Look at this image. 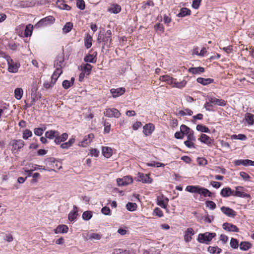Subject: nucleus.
Listing matches in <instances>:
<instances>
[{"label": "nucleus", "mask_w": 254, "mask_h": 254, "mask_svg": "<svg viewBox=\"0 0 254 254\" xmlns=\"http://www.w3.org/2000/svg\"><path fill=\"white\" fill-rule=\"evenodd\" d=\"M112 31L111 30H108L106 32H104L100 31L97 37V42L98 43H102V49L105 47L109 48L112 43Z\"/></svg>", "instance_id": "f257e3e1"}, {"label": "nucleus", "mask_w": 254, "mask_h": 254, "mask_svg": "<svg viewBox=\"0 0 254 254\" xmlns=\"http://www.w3.org/2000/svg\"><path fill=\"white\" fill-rule=\"evenodd\" d=\"M216 236V233L211 232H205L198 235L197 241L200 243L209 244L213 238Z\"/></svg>", "instance_id": "f03ea898"}, {"label": "nucleus", "mask_w": 254, "mask_h": 254, "mask_svg": "<svg viewBox=\"0 0 254 254\" xmlns=\"http://www.w3.org/2000/svg\"><path fill=\"white\" fill-rule=\"evenodd\" d=\"M33 26L32 24H28L25 27L24 25H21L19 28H16V31L19 35L23 36L25 37L30 36L33 32Z\"/></svg>", "instance_id": "7ed1b4c3"}, {"label": "nucleus", "mask_w": 254, "mask_h": 254, "mask_svg": "<svg viewBox=\"0 0 254 254\" xmlns=\"http://www.w3.org/2000/svg\"><path fill=\"white\" fill-rule=\"evenodd\" d=\"M55 21L54 16L49 15L40 20L35 25L36 28L47 26L53 24Z\"/></svg>", "instance_id": "20e7f679"}, {"label": "nucleus", "mask_w": 254, "mask_h": 254, "mask_svg": "<svg viewBox=\"0 0 254 254\" xmlns=\"http://www.w3.org/2000/svg\"><path fill=\"white\" fill-rule=\"evenodd\" d=\"M9 145L12 146V153L16 154L20 149L23 147L24 141L22 139H13L10 142Z\"/></svg>", "instance_id": "39448f33"}, {"label": "nucleus", "mask_w": 254, "mask_h": 254, "mask_svg": "<svg viewBox=\"0 0 254 254\" xmlns=\"http://www.w3.org/2000/svg\"><path fill=\"white\" fill-rule=\"evenodd\" d=\"M7 62L8 64V71L12 73H16L18 71L20 64L17 63H14L9 57H7Z\"/></svg>", "instance_id": "423d86ee"}, {"label": "nucleus", "mask_w": 254, "mask_h": 254, "mask_svg": "<svg viewBox=\"0 0 254 254\" xmlns=\"http://www.w3.org/2000/svg\"><path fill=\"white\" fill-rule=\"evenodd\" d=\"M136 181L141 182L142 183L151 184L153 180L150 178L148 174H144L142 173H138L137 177L135 178Z\"/></svg>", "instance_id": "0eeeda50"}, {"label": "nucleus", "mask_w": 254, "mask_h": 254, "mask_svg": "<svg viewBox=\"0 0 254 254\" xmlns=\"http://www.w3.org/2000/svg\"><path fill=\"white\" fill-rule=\"evenodd\" d=\"M104 114L109 118L115 117L118 118L121 116L120 112L116 108H108L106 109Z\"/></svg>", "instance_id": "6e6552de"}, {"label": "nucleus", "mask_w": 254, "mask_h": 254, "mask_svg": "<svg viewBox=\"0 0 254 254\" xmlns=\"http://www.w3.org/2000/svg\"><path fill=\"white\" fill-rule=\"evenodd\" d=\"M243 187L241 186H237L235 187V190H233V196H236V197H243V198H250L251 195L250 194L245 193V192L240 191L239 190H243Z\"/></svg>", "instance_id": "1a4fd4ad"}, {"label": "nucleus", "mask_w": 254, "mask_h": 254, "mask_svg": "<svg viewBox=\"0 0 254 254\" xmlns=\"http://www.w3.org/2000/svg\"><path fill=\"white\" fill-rule=\"evenodd\" d=\"M234 164L235 166L243 165L244 166H254V161H252L249 159H240L236 160L234 162Z\"/></svg>", "instance_id": "9d476101"}, {"label": "nucleus", "mask_w": 254, "mask_h": 254, "mask_svg": "<svg viewBox=\"0 0 254 254\" xmlns=\"http://www.w3.org/2000/svg\"><path fill=\"white\" fill-rule=\"evenodd\" d=\"M126 92V89L124 87H119L117 88H112L110 89V93L113 98L118 97L123 95Z\"/></svg>", "instance_id": "9b49d317"}, {"label": "nucleus", "mask_w": 254, "mask_h": 254, "mask_svg": "<svg viewBox=\"0 0 254 254\" xmlns=\"http://www.w3.org/2000/svg\"><path fill=\"white\" fill-rule=\"evenodd\" d=\"M208 100L210 103L220 106L224 107L226 105V101L222 99H217L213 96H208Z\"/></svg>", "instance_id": "f8f14e48"}, {"label": "nucleus", "mask_w": 254, "mask_h": 254, "mask_svg": "<svg viewBox=\"0 0 254 254\" xmlns=\"http://www.w3.org/2000/svg\"><path fill=\"white\" fill-rule=\"evenodd\" d=\"M143 132L147 136L151 135L155 129V127L153 124H146L143 127Z\"/></svg>", "instance_id": "ddd939ff"}, {"label": "nucleus", "mask_w": 254, "mask_h": 254, "mask_svg": "<svg viewBox=\"0 0 254 254\" xmlns=\"http://www.w3.org/2000/svg\"><path fill=\"white\" fill-rule=\"evenodd\" d=\"M221 211L226 216L234 218L236 215V212L233 209L226 206L221 207Z\"/></svg>", "instance_id": "4468645a"}, {"label": "nucleus", "mask_w": 254, "mask_h": 254, "mask_svg": "<svg viewBox=\"0 0 254 254\" xmlns=\"http://www.w3.org/2000/svg\"><path fill=\"white\" fill-rule=\"evenodd\" d=\"M198 140L208 146H211L214 142V139H211L209 136L205 134H201Z\"/></svg>", "instance_id": "2eb2a0df"}, {"label": "nucleus", "mask_w": 254, "mask_h": 254, "mask_svg": "<svg viewBox=\"0 0 254 254\" xmlns=\"http://www.w3.org/2000/svg\"><path fill=\"white\" fill-rule=\"evenodd\" d=\"M97 52H94L92 54H88L84 58L85 63H95L97 61Z\"/></svg>", "instance_id": "dca6fc26"}, {"label": "nucleus", "mask_w": 254, "mask_h": 254, "mask_svg": "<svg viewBox=\"0 0 254 254\" xmlns=\"http://www.w3.org/2000/svg\"><path fill=\"white\" fill-rule=\"evenodd\" d=\"M223 228L229 232H238L239 231V228L236 225L227 222L223 224Z\"/></svg>", "instance_id": "f3484780"}, {"label": "nucleus", "mask_w": 254, "mask_h": 254, "mask_svg": "<svg viewBox=\"0 0 254 254\" xmlns=\"http://www.w3.org/2000/svg\"><path fill=\"white\" fill-rule=\"evenodd\" d=\"M64 58L63 56H58L54 61V66L55 68L62 69L63 66Z\"/></svg>", "instance_id": "a211bd4d"}, {"label": "nucleus", "mask_w": 254, "mask_h": 254, "mask_svg": "<svg viewBox=\"0 0 254 254\" xmlns=\"http://www.w3.org/2000/svg\"><path fill=\"white\" fill-rule=\"evenodd\" d=\"M78 215V208L76 206L74 205L73 209L69 213L68 219L70 221H74L76 220Z\"/></svg>", "instance_id": "6ab92c4d"}, {"label": "nucleus", "mask_w": 254, "mask_h": 254, "mask_svg": "<svg viewBox=\"0 0 254 254\" xmlns=\"http://www.w3.org/2000/svg\"><path fill=\"white\" fill-rule=\"evenodd\" d=\"M194 234V231L192 228H188L185 232L184 240L186 242H190L191 240V237Z\"/></svg>", "instance_id": "aec40b11"}, {"label": "nucleus", "mask_w": 254, "mask_h": 254, "mask_svg": "<svg viewBox=\"0 0 254 254\" xmlns=\"http://www.w3.org/2000/svg\"><path fill=\"white\" fill-rule=\"evenodd\" d=\"M233 190L230 187L224 188L220 191V195L223 197H228L231 195L233 196Z\"/></svg>", "instance_id": "412c9836"}, {"label": "nucleus", "mask_w": 254, "mask_h": 254, "mask_svg": "<svg viewBox=\"0 0 254 254\" xmlns=\"http://www.w3.org/2000/svg\"><path fill=\"white\" fill-rule=\"evenodd\" d=\"M68 230V227L67 225L61 224L58 225L56 229H54L55 234L59 233H67Z\"/></svg>", "instance_id": "4be33fe9"}, {"label": "nucleus", "mask_w": 254, "mask_h": 254, "mask_svg": "<svg viewBox=\"0 0 254 254\" xmlns=\"http://www.w3.org/2000/svg\"><path fill=\"white\" fill-rule=\"evenodd\" d=\"M205 71V69L204 67L201 66L198 67H191L189 68L188 71L189 72L192 73L193 74H200L201 73L204 72Z\"/></svg>", "instance_id": "5701e85b"}, {"label": "nucleus", "mask_w": 254, "mask_h": 254, "mask_svg": "<svg viewBox=\"0 0 254 254\" xmlns=\"http://www.w3.org/2000/svg\"><path fill=\"white\" fill-rule=\"evenodd\" d=\"M196 81L198 83H199L205 86V85H207L209 84L214 83V80L212 78H204L203 77H198L196 79Z\"/></svg>", "instance_id": "b1692460"}, {"label": "nucleus", "mask_w": 254, "mask_h": 254, "mask_svg": "<svg viewBox=\"0 0 254 254\" xmlns=\"http://www.w3.org/2000/svg\"><path fill=\"white\" fill-rule=\"evenodd\" d=\"M121 6L119 4L117 3H113L108 9V11L112 13L117 14L121 12Z\"/></svg>", "instance_id": "393cba45"}, {"label": "nucleus", "mask_w": 254, "mask_h": 254, "mask_svg": "<svg viewBox=\"0 0 254 254\" xmlns=\"http://www.w3.org/2000/svg\"><path fill=\"white\" fill-rule=\"evenodd\" d=\"M198 193L203 195L204 197L208 196L211 197L212 196V193L209 190L200 186H199Z\"/></svg>", "instance_id": "a878e982"}, {"label": "nucleus", "mask_w": 254, "mask_h": 254, "mask_svg": "<svg viewBox=\"0 0 254 254\" xmlns=\"http://www.w3.org/2000/svg\"><path fill=\"white\" fill-rule=\"evenodd\" d=\"M191 14V10L187 8L183 7L181 8L180 12L177 15L179 17H184L186 16L190 15Z\"/></svg>", "instance_id": "bb28decb"}, {"label": "nucleus", "mask_w": 254, "mask_h": 254, "mask_svg": "<svg viewBox=\"0 0 254 254\" xmlns=\"http://www.w3.org/2000/svg\"><path fill=\"white\" fill-rule=\"evenodd\" d=\"M102 151L103 156L107 158H110L113 154L112 149L109 147H103Z\"/></svg>", "instance_id": "cd10ccee"}, {"label": "nucleus", "mask_w": 254, "mask_h": 254, "mask_svg": "<svg viewBox=\"0 0 254 254\" xmlns=\"http://www.w3.org/2000/svg\"><path fill=\"white\" fill-rule=\"evenodd\" d=\"M74 142V138H71L68 140L67 142L62 143L60 145V147L62 149H67L72 145Z\"/></svg>", "instance_id": "c85d7f7f"}, {"label": "nucleus", "mask_w": 254, "mask_h": 254, "mask_svg": "<svg viewBox=\"0 0 254 254\" xmlns=\"http://www.w3.org/2000/svg\"><path fill=\"white\" fill-rule=\"evenodd\" d=\"M252 244L247 241H243L240 243L239 244L240 249L244 251H248L252 247Z\"/></svg>", "instance_id": "c756f323"}, {"label": "nucleus", "mask_w": 254, "mask_h": 254, "mask_svg": "<svg viewBox=\"0 0 254 254\" xmlns=\"http://www.w3.org/2000/svg\"><path fill=\"white\" fill-rule=\"evenodd\" d=\"M82 71L85 73L87 75H89L90 74L91 70H92V66L88 63L84 64L83 65H81Z\"/></svg>", "instance_id": "7c9ffc66"}, {"label": "nucleus", "mask_w": 254, "mask_h": 254, "mask_svg": "<svg viewBox=\"0 0 254 254\" xmlns=\"http://www.w3.org/2000/svg\"><path fill=\"white\" fill-rule=\"evenodd\" d=\"M58 133V130H50L47 131L45 133V136L49 139H55L57 133Z\"/></svg>", "instance_id": "2f4dec72"}, {"label": "nucleus", "mask_w": 254, "mask_h": 254, "mask_svg": "<svg viewBox=\"0 0 254 254\" xmlns=\"http://www.w3.org/2000/svg\"><path fill=\"white\" fill-rule=\"evenodd\" d=\"M57 79H58V77H57L55 79V81H53V79L51 78V81L50 82L46 81L44 82L43 86L46 89H49L52 88L55 84Z\"/></svg>", "instance_id": "473e14b6"}, {"label": "nucleus", "mask_w": 254, "mask_h": 254, "mask_svg": "<svg viewBox=\"0 0 254 254\" xmlns=\"http://www.w3.org/2000/svg\"><path fill=\"white\" fill-rule=\"evenodd\" d=\"M245 118L249 125H253L254 124V115L247 113L245 115Z\"/></svg>", "instance_id": "72a5a7b5"}, {"label": "nucleus", "mask_w": 254, "mask_h": 254, "mask_svg": "<svg viewBox=\"0 0 254 254\" xmlns=\"http://www.w3.org/2000/svg\"><path fill=\"white\" fill-rule=\"evenodd\" d=\"M199 186H188L186 190L191 193H198Z\"/></svg>", "instance_id": "f704fd0d"}, {"label": "nucleus", "mask_w": 254, "mask_h": 254, "mask_svg": "<svg viewBox=\"0 0 254 254\" xmlns=\"http://www.w3.org/2000/svg\"><path fill=\"white\" fill-rule=\"evenodd\" d=\"M73 27V24L70 22L66 23L63 28V31L64 33L69 32Z\"/></svg>", "instance_id": "c9c22d12"}, {"label": "nucleus", "mask_w": 254, "mask_h": 254, "mask_svg": "<svg viewBox=\"0 0 254 254\" xmlns=\"http://www.w3.org/2000/svg\"><path fill=\"white\" fill-rule=\"evenodd\" d=\"M208 251L211 254H219L222 252V250L218 247H208Z\"/></svg>", "instance_id": "e433bc0d"}, {"label": "nucleus", "mask_w": 254, "mask_h": 254, "mask_svg": "<svg viewBox=\"0 0 254 254\" xmlns=\"http://www.w3.org/2000/svg\"><path fill=\"white\" fill-rule=\"evenodd\" d=\"M197 130L202 132L210 133V130L207 127L202 125H197L196 127Z\"/></svg>", "instance_id": "4c0bfd02"}, {"label": "nucleus", "mask_w": 254, "mask_h": 254, "mask_svg": "<svg viewBox=\"0 0 254 254\" xmlns=\"http://www.w3.org/2000/svg\"><path fill=\"white\" fill-rule=\"evenodd\" d=\"M92 38L89 35H88L85 38V39H84V45H85V47L87 49H89V48H90L91 47V46H92Z\"/></svg>", "instance_id": "58836bf2"}, {"label": "nucleus", "mask_w": 254, "mask_h": 254, "mask_svg": "<svg viewBox=\"0 0 254 254\" xmlns=\"http://www.w3.org/2000/svg\"><path fill=\"white\" fill-rule=\"evenodd\" d=\"M31 98H32L31 99V103H30V104L26 103V105H25L24 109L29 108V107H31L34 104L35 102L38 98L36 93H32Z\"/></svg>", "instance_id": "ea45409f"}, {"label": "nucleus", "mask_w": 254, "mask_h": 254, "mask_svg": "<svg viewBox=\"0 0 254 254\" xmlns=\"http://www.w3.org/2000/svg\"><path fill=\"white\" fill-rule=\"evenodd\" d=\"M231 139H239L241 140H246L247 139V137L245 134H233L231 136Z\"/></svg>", "instance_id": "a19ab883"}, {"label": "nucleus", "mask_w": 254, "mask_h": 254, "mask_svg": "<svg viewBox=\"0 0 254 254\" xmlns=\"http://www.w3.org/2000/svg\"><path fill=\"white\" fill-rule=\"evenodd\" d=\"M157 204L163 208L166 209L167 212H168L169 209L167 208V204L164 200L159 199L158 197L157 199Z\"/></svg>", "instance_id": "79ce46f5"}, {"label": "nucleus", "mask_w": 254, "mask_h": 254, "mask_svg": "<svg viewBox=\"0 0 254 254\" xmlns=\"http://www.w3.org/2000/svg\"><path fill=\"white\" fill-rule=\"evenodd\" d=\"M23 95V90L21 88H16L14 90V96L16 99L20 100Z\"/></svg>", "instance_id": "37998d69"}, {"label": "nucleus", "mask_w": 254, "mask_h": 254, "mask_svg": "<svg viewBox=\"0 0 254 254\" xmlns=\"http://www.w3.org/2000/svg\"><path fill=\"white\" fill-rule=\"evenodd\" d=\"M126 208L129 211H134L137 208V204L135 203L128 202L126 204Z\"/></svg>", "instance_id": "c03bdc74"}, {"label": "nucleus", "mask_w": 254, "mask_h": 254, "mask_svg": "<svg viewBox=\"0 0 254 254\" xmlns=\"http://www.w3.org/2000/svg\"><path fill=\"white\" fill-rule=\"evenodd\" d=\"M180 129L182 130L185 135H187L189 134L190 131H193V130L190 129L189 127L185 125H182L180 126Z\"/></svg>", "instance_id": "a18cd8bd"}, {"label": "nucleus", "mask_w": 254, "mask_h": 254, "mask_svg": "<svg viewBox=\"0 0 254 254\" xmlns=\"http://www.w3.org/2000/svg\"><path fill=\"white\" fill-rule=\"evenodd\" d=\"M82 217L83 220L88 221L92 217V212L91 211H84L82 214Z\"/></svg>", "instance_id": "49530a36"}, {"label": "nucleus", "mask_w": 254, "mask_h": 254, "mask_svg": "<svg viewBox=\"0 0 254 254\" xmlns=\"http://www.w3.org/2000/svg\"><path fill=\"white\" fill-rule=\"evenodd\" d=\"M230 245L233 249H237L239 246L238 240L237 239L231 238Z\"/></svg>", "instance_id": "de8ad7c7"}, {"label": "nucleus", "mask_w": 254, "mask_h": 254, "mask_svg": "<svg viewBox=\"0 0 254 254\" xmlns=\"http://www.w3.org/2000/svg\"><path fill=\"white\" fill-rule=\"evenodd\" d=\"M160 80L162 81L167 82L168 83H172L174 79L170 77L169 75H164L160 76Z\"/></svg>", "instance_id": "09e8293b"}, {"label": "nucleus", "mask_w": 254, "mask_h": 254, "mask_svg": "<svg viewBox=\"0 0 254 254\" xmlns=\"http://www.w3.org/2000/svg\"><path fill=\"white\" fill-rule=\"evenodd\" d=\"M205 205L207 207H208L211 210H214L216 207L215 203L211 200H206L205 201Z\"/></svg>", "instance_id": "8fccbe9b"}, {"label": "nucleus", "mask_w": 254, "mask_h": 254, "mask_svg": "<svg viewBox=\"0 0 254 254\" xmlns=\"http://www.w3.org/2000/svg\"><path fill=\"white\" fill-rule=\"evenodd\" d=\"M122 179L126 186L132 183L133 182V179L130 176H125Z\"/></svg>", "instance_id": "3c124183"}, {"label": "nucleus", "mask_w": 254, "mask_h": 254, "mask_svg": "<svg viewBox=\"0 0 254 254\" xmlns=\"http://www.w3.org/2000/svg\"><path fill=\"white\" fill-rule=\"evenodd\" d=\"M186 84L187 81L184 80L180 82H175L174 83V86L176 88L181 89L184 87L186 86Z\"/></svg>", "instance_id": "603ef678"}, {"label": "nucleus", "mask_w": 254, "mask_h": 254, "mask_svg": "<svg viewBox=\"0 0 254 254\" xmlns=\"http://www.w3.org/2000/svg\"><path fill=\"white\" fill-rule=\"evenodd\" d=\"M32 135V132L31 130L26 129L23 132L22 137L24 139H27Z\"/></svg>", "instance_id": "864d4df0"}, {"label": "nucleus", "mask_w": 254, "mask_h": 254, "mask_svg": "<svg viewBox=\"0 0 254 254\" xmlns=\"http://www.w3.org/2000/svg\"><path fill=\"white\" fill-rule=\"evenodd\" d=\"M76 6L80 10H83L85 7V2L83 0H77L76 1Z\"/></svg>", "instance_id": "5fc2aeb1"}, {"label": "nucleus", "mask_w": 254, "mask_h": 254, "mask_svg": "<svg viewBox=\"0 0 254 254\" xmlns=\"http://www.w3.org/2000/svg\"><path fill=\"white\" fill-rule=\"evenodd\" d=\"M153 214L159 217H162L163 216V213L159 207H156L154 209Z\"/></svg>", "instance_id": "6e6d98bb"}, {"label": "nucleus", "mask_w": 254, "mask_h": 254, "mask_svg": "<svg viewBox=\"0 0 254 254\" xmlns=\"http://www.w3.org/2000/svg\"><path fill=\"white\" fill-rule=\"evenodd\" d=\"M197 161L199 165L205 166L207 164V160L205 158L198 157Z\"/></svg>", "instance_id": "4d7b16f0"}, {"label": "nucleus", "mask_w": 254, "mask_h": 254, "mask_svg": "<svg viewBox=\"0 0 254 254\" xmlns=\"http://www.w3.org/2000/svg\"><path fill=\"white\" fill-rule=\"evenodd\" d=\"M185 135L182 131V130L180 129V131H177L174 134V137L178 139H183Z\"/></svg>", "instance_id": "13d9d810"}, {"label": "nucleus", "mask_w": 254, "mask_h": 254, "mask_svg": "<svg viewBox=\"0 0 254 254\" xmlns=\"http://www.w3.org/2000/svg\"><path fill=\"white\" fill-rule=\"evenodd\" d=\"M187 139L192 142L195 141L196 137L194 135V131H190V133L187 135Z\"/></svg>", "instance_id": "bf43d9fd"}, {"label": "nucleus", "mask_w": 254, "mask_h": 254, "mask_svg": "<svg viewBox=\"0 0 254 254\" xmlns=\"http://www.w3.org/2000/svg\"><path fill=\"white\" fill-rule=\"evenodd\" d=\"M55 71L54 72L53 74H52L51 78L53 79L54 78V76H57L58 78L59 77V76L62 73L63 71L62 70V69L59 68H56Z\"/></svg>", "instance_id": "052dcab7"}, {"label": "nucleus", "mask_w": 254, "mask_h": 254, "mask_svg": "<svg viewBox=\"0 0 254 254\" xmlns=\"http://www.w3.org/2000/svg\"><path fill=\"white\" fill-rule=\"evenodd\" d=\"M101 212L105 215H111V210L109 207L104 206L101 209Z\"/></svg>", "instance_id": "680f3d73"}, {"label": "nucleus", "mask_w": 254, "mask_h": 254, "mask_svg": "<svg viewBox=\"0 0 254 254\" xmlns=\"http://www.w3.org/2000/svg\"><path fill=\"white\" fill-rule=\"evenodd\" d=\"M62 86L64 89H67L72 85L69 82V80H64L63 81Z\"/></svg>", "instance_id": "e2e57ef3"}, {"label": "nucleus", "mask_w": 254, "mask_h": 254, "mask_svg": "<svg viewBox=\"0 0 254 254\" xmlns=\"http://www.w3.org/2000/svg\"><path fill=\"white\" fill-rule=\"evenodd\" d=\"M201 0H192V7L194 9H197L200 5Z\"/></svg>", "instance_id": "0e129e2a"}, {"label": "nucleus", "mask_w": 254, "mask_h": 254, "mask_svg": "<svg viewBox=\"0 0 254 254\" xmlns=\"http://www.w3.org/2000/svg\"><path fill=\"white\" fill-rule=\"evenodd\" d=\"M54 142L57 145H59L61 143V142H64V141L61 139V136L60 135V132L59 131L58 133H57L56 135Z\"/></svg>", "instance_id": "69168bd1"}, {"label": "nucleus", "mask_w": 254, "mask_h": 254, "mask_svg": "<svg viewBox=\"0 0 254 254\" xmlns=\"http://www.w3.org/2000/svg\"><path fill=\"white\" fill-rule=\"evenodd\" d=\"M155 30L158 32H163L164 31V27L162 24L157 23L154 26Z\"/></svg>", "instance_id": "338daca9"}, {"label": "nucleus", "mask_w": 254, "mask_h": 254, "mask_svg": "<svg viewBox=\"0 0 254 254\" xmlns=\"http://www.w3.org/2000/svg\"><path fill=\"white\" fill-rule=\"evenodd\" d=\"M184 144L187 147H188L189 148H195V145H194L193 142H192L191 141H190L188 139L186 141H184Z\"/></svg>", "instance_id": "774afa93"}]
</instances>
